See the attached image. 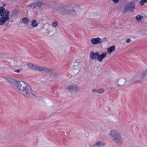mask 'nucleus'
I'll list each match as a JSON object with an SVG mask.
<instances>
[{
  "label": "nucleus",
  "mask_w": 147,
  "mask_h": 147,
  "mask_svg": "<svg viewBox=\"0 0 147 147\" xmlns=\"http://www.w3.org/2000/svg\"><path fill=\"white\" fill-rule=\"evenodd\" d=\"M109 136L111 139L118 145H121L122 138L121 133L118 130L116 129L111 130L109 133Z\"/></svg>",
  "instance_id": "obj_1"
},
{
  "label": "nucleus",
  "mask_w": 147,
  "mask_h": 147,
  "mask_svg": "<svg viewBox=\"0 0 147 147\" xmlns=\"http://www.w3.org/2000/svg\"><path fill=\"white\" fill-rule=\"evenodd\" d=\"M79 87L73 82H70L65 90V94L69 96H71L76 94L79 90Z\"/></svg>",
  "instance_id": "obj_2"
},
{
  "label": "nucleus",
  "mask_w": 147,
  "mask_h": 147,
  "mask_svg": "<svg viewBox=\"0 0 147 147\" xmlns=\"http://www.w3.org/2000/svg\"><path fill=\"white\" fill-rule=\"evenodd\" d=\"M9 11L8 9L5 10L3 7H0V25H3L7 21L9 20Z\"/></svg>",
  "instance_id": "obj_3"
},
{
  "label": "nucleus",
  "mask_w": 147,
  "mask_h": 147,
  "mask_svg": "<svg viewBox=\"0 0 147 147\" xmlns=\"http://www.w3.org/2000/svg\"><path fill=\"white\" fill-rule=\"evenodd\" d=\"M24 97L28 98L36 97V92L32 90L31 87L27 85L21 93Z\"/></svg>",
  "instance_id": "obj_4"
},
{
  "label": "nucleus",
  "mask_w": 147,
  "mask_h": 147,
  "mask_svg": "<svg viewBox=\"0 0 147 147\" xmlns=\"http://www.w3.org/2000/svg\"><path fill=\"white\" fill-rule=\"evenodd\" d=\"M126 82V80L123 78H114L112 79L111 85L114 88L116 86L122 87L125 84Z\"/></svg>",
  "instance_id": "obj_5"
},
{
  "label": "nucleus",
  "mask_w": 147,
  "mask_h": 147,
  "mask_svg": "<svg viewBox=\"0 0 147 147\" xmlns=\"http://www.w3.org/2000/svg\"><path fill=\"white\" fill-rule=\"evenodd\" d=\"M135 6V3L131 1L128 3L125 6L123 10V13H125L128 11L133 12L134 11Z\"/></svg>",
  "instance_id": "obj_6"
},
{
  "label": "nucleus",
  "mask_w": 147,
  "mask_h": 147,
  "mask_svg": "<svg viewBox=\"0 0 147 147\" xmlns=\"http://www.w3.org/2000/svg\"><path fill=\"white\" fill-rule=\"evenodd\" d=\"M27 85V83L23 81H18L16 83V86L21 93Z\"/></svg>",
  "instance_id": "obj_7"
},
{
  "label": "nucleus",
  "mask_w": 147,
  "mask_h": 147,
  "mask_svg": "<svg viewBox=\"0 0 147 147\" xmlns=\"http://www.w3.org/2000/svg\"><path fill=\"white\" fill-rule=\"evenodd\" d=\"M53 69L47 67H43L41 66H37V71L42 74H46L49 73H52Z\"/></svg>",
  "instance_id": "obj_8"
},
{
  "label": "nucleus",
  "mask_w": 147,
  "mask_h": 147,
  "mask_svg": "<svg viewBox=\"0 0 147 147\" xmlns=\"http://www.w3.org/2000/svg\"><path fill=\"white\" fill-rule=\"evenodd\" d=\"M79 60H76V62L73 66V69H72V72L73 74H77L79 71L80 67H81V63L79 62Z\"/></svg>",
  "instance_id": "obj_9"
},
{
  "label": "nucleus",
  "mask_w": 147,
  "mask_h": 147,
  "mask_svg": "<svg viewBox=\"0 0 147 147\" xmlns=\"http://www.w3.org/2000/svg\"><path fill=\"white\" fill-rule=\"evenodd\" d=\"M140 78V75L137 74L133 75L130 79V82L134 84H136L140 83L141 81L139 80Z\"/></svg>",
  "instance_id": "obj_10"
},
{
  "label": "nucleus",
  "mask_w": 147,
  "mask_h": 147,
  "mask_svg": "<svg viewBox=\"0 0 147 147\" xmlns=\"http://www.w3.org/2000/svg\"><path fill=\"white\" fill-rule=\"evenodd\" d=\"M102 42V40L99 37L94 38L92 39L91 41V43L93 45L100 44Z\"/></svg>",
  "instance_id": "obj_11"
},
{
  "label": "nucleus",
  "mask_w": 147,
  "mask_h": 147,
  "mask_svg": "<svg viewBox=\"0 0 147 147\" xmlns=\"http://www.w3.org/2000/svg\"><path fill=\"white\" fill-rule=\"evenodd\" d=\"M99 53L97 51L94 53L93 51H92L90 54V58L92 59H96Z\"/></svg>",
  "instance_id": "obj_12"
},
{
  "label": "nucleus",
  "mask_w": 147,
  "mask_h": 147,
  "mask_svg": "<svg viewBox=\"0 0 147 147\" xmlns=\"http://www.w3.org/2000/svg\"><path fill=\"white\" fill-rule=\"evenodd\" d=\"M6 81L8 83H10L11 85L16 86L17 81L11 78H7L6 79Z\"/></svg>",
  "instance_id": "obj_13"
},
{
  "label": "nucleus",
  "mask_w": 147,
  "mask_h": 147,
  "mask_svg": "<svg viewBox=\"0 0 147 147\" xmlns=\"http://www.w3.org/2000/svg\"><path fill=\"white\" fill-rule=\"evenodd\" d=\"M105 145V143L102 142L98 141L96 142L95 144L93 145V147H101Z\"/></svg>",
  "instance_id": "obj_14"
},
{
  "label": "nucleus",
  "mask_w": 147,
  "mask_h": 147,
  "mask_svg": "<svg viewBox=\"0 0 147 147\" xmlns=\"http://www.w3.org/2000/svg\"><path fill=\"white\" fill-rule=\"evenodd\" d=\"M106 55L107 53H102L100 55H99H99H98L97 57L98 60L100 62L102 61L103 59L105 58L106 56Z\"/></svg>",
  "instance_id": "obj_15"
},
{
  "label": "nucleus",
  "mask_w": 147,
  "mask_h": 147,
  "mask_svg": "<svg viewBox=\"0 0 147 147\" xmlns=\"http://www.w3.org/2000/svg\"><path fill=\"white\" fill-rule=\"evenodd\" d=\"M44 7V3H42L40 1L37 2V9L40 11Z\"/></svg>",
  "instance_id": "obj_16"
},
{
  "label": "nucleus",
  "mask_w": 147,
  "mask_h": 147,
  "mask_svg": "<svg viewBox=\"0 0 147 147\" xmlns=\"http://www.w3.org/2000/svg\"><path fill=\"white\" fill-rule=\"evenodd\" d=\"M66 12L69 14L73 16H75L76 15V11L73 9H68L66 10Z\"/></svg>",
  "instance_id": "obj_17"
},
{
  "label": "nucleus",
  "mask_w": 147,
  "mask_h": 147,
  "mask_svg": "<svg viewBox=\"0 0 147 147\" xmlns=\"http://www.w3.org/2000/svg\"><path fill=\"white\" fill-rule=\"evenodd\" d=\"M115 46H111L107 49L108 53L110 54L111 53L115 51Z\"/></svg>",
  "instance_id": "obj_18"
},
{
  "label": "nucleus",
  "mask_w": 147,
  "mask_h": 147,
  "mask_svg": "<svg viewBox=\"0 0 147 147\" xmlns=\"http://www.w3.org/2000/svg\"><path fill=\"white\" fill-rule=\"evenodd\" d=\"M142 79L146 78L147 79V69L143 71L141 77Z\"/></svg>",
  "instance_id": "obj_19"
},
{
  "label": "nucleus",
  "mask_w": 147,
  "mask_h": 147,
  "mask_svg": "<svg viewBox=\"0 0 147 147\" xmlns=\"http://www.w3.org/2000/svg\"><path fill=\"white\" fill-rule=\"evenodd\" d=\"M90 16L93 17L98 16V13L95 10H92L90 11L89 13Z\"/></svg>",
  "instance_id": "obj_20"
},
{
  "label": "nucleus",
  "mask_w": 147,
  "mask_h": 147,
  "mask_svg": "<svg viewBox=\"0 0 147 147\" xmlns=\"http://www.w3.org/2000/svg\"><path fill=\"white\" fill-rule=\"evenodd\" d=\"M30 26L33 27H36L37 26V21L35 20H32L31 21Z\"/></svg>",
  "instance_id": "obj_21"
},
{
  "label": "nucleus",
  "mask_w": 147,
  "mask_h": 147,
  "mask_svg": "<svg viewBox=\"0 0 147 147\" xmlns=\"http://www.w3.org/2000/svg\"><path fill=\"white\" fill-rule=\"evenodd\" d=\"M44 3V6L46 5L48 7H51L52 5L53 1H49Z\"/></svg>",
  "instance_id": "obj_22"
},
{
  "label": "nucleus",
  "mask_w": 147,
  "mask_h": 147,
  "mask_svg": "<svg viewBox=\"0 0 147 147\" xmlns=\"http://www.w3.org/2000/svg\"><path fill=\"white\" fill-rule=\"evenodd\" d=\"M143 18V17L142 16L140 15H137L136 17V20L138 21H141L142 18Z\"/></svg>",
  "instance_id": "obj_23"
},
{
  "label": "nucleus",
  "mask_w": 147,
  "mask_h": 147,
  "mask_svg": "<svg viewBox=\"0 0 147 147\" xmlns=\"http://www.w3.org/2000/svg\"><path fill=\"white\" fill-rule=\"evenodd\" d=\"M23 62L21 59H18L17 62L15 64L14 66H16V65H20L22 64Z\"/></svg>",
  "instance_id": "obj_24"
},
{
  "label": "nucleus",
  "mask_w": 147,
  "mask_h": 147,
  "mask_svg": "<svg viewBox=\"0 0 147 147\" xmlns=\"http://www.w3.org/2000/svg\"><path fill=\"white\" fill-rule=\"evenodd\" d=\"M22 22L26 24L30 22V20L27 18H23L22 20Z\"/></svg>",
  "instance_id": "obj_25"
},
{
  "label": "nucleus",
  "mask_w": 147,
  "mask_h": 147,
  "mask_svg": "<svg viewBox=\"0 0 147 147\" xmlns=\"http://www.w3.org/2000/svg\"><path fill=\"white\" fill-rule=\"evenodd\" d=\"M49 34L51 36H53L55 34V30L53 28L50 29L49 30Z\"/></svg>",
  "instance_id": "obj_26"
},
{
  "label": "nucleus",
  "mask_w": 147,
  "mask_h": 147,
  "mask_svg": "<svg viewBox=\"0 0 147 147\" xmlns=\"http://www.w3.org/2000/svg\"><path fill=\"white\" fill-rule=\"evenodd\" d=\"M18 15V11L16 10H13L12 12V16L14 17Z\"/></svg>",
  "instance_id": "obj_27"
},
{
  "label": "nucleus",
  "mask_w": 147,
  "mask_h": 147,
  "mask_svg": "<svg viewBox=\"0 0 147 147\" xmlns=\"http://www.w3.org/2000/svg\"><path fill=\"white\" fill-rule=\"evenodd\" d=\"M36 5H37V2H35V3H33L31 5H28V7H32V8L33 7V8H36Z\"/></svg>",
  "instance_id": "obj_28"
},
{
  "label": "nucleus",
  "mask_w": 147,
  "mask_h": 147,
  "mask_svg": "<svg viewBox=\"0 0 147 147\" xmlns=\"http://www.w3.org/2000/svg\"><path fill=\"white\" fill-rule=\"evenodd\" d=\"M43 100V98L42 96L37 97V100L39 101V102H42Z\"/></svg>",
  "instance_id": "obj_29"
},
{
  "label": "nucleus",
  "mask_w": 147,
  "mask_h": 147,
  "mask_svg": "<svg viewBox=\"0 0 147 147\" xmlns=\"http://www.w3.org/2000/svg\"><path fill=\"white\" fill-rule=\"evenodd\" d=\"M104 92V90L102 88L97 89V93L99 94H102Z\"/></svg>",
  "instance_id": "obj_30"
},
{
  "label": "nucleus",
  "mask_w": 147,
  "mask_h": 147,
  "mask_svg": "<svg viewBox=\"0 0 147 147\" xmlns=\"http://www.w3.org/2000/svg\"><path fill=\"white\" fill-rule=\"evenodd\" d=\"M145 3H147V0H141L140 2V5H143Z\"/></svg>",
  "instance_id": "obj_31"
},
{
  "label": "nucleus",
  "mask_w": 147,
  "mask_h": 147,
  "mask_svg": "<svg viewBox=\"0 0 147 147\" xmlns=\"http://www.w3.org/2000/svg\"><path fill=\"white\" fill-rule=\"evenodd\" d=\"M57 21H55L52 23V25L53 27H55L57 26Z\"/></svg>",
  "instance_id": "obj_32"
},
{
  "label": "nucleus",
  "mask_w": 147,
  "mask_h": 147,
  "mask_svg": "<svg viewBox=\"0 0 147 147\" xmlns=\"http://www.w3.org/2000/svg\"><path fill=\"white\" fill-rule=\"evenodd\" d=\"M50 26L48 24L45 25L44 26V28L46 30H48Z\"/></svg>",
  "instance_id": "obj_33"
},
{
  "label": "nucleus",
  "mask_w": 147,
  "mask_h": 147,
  "mask_svg": "<svg viewBox=\"0 0 147 147\" xmlns=\"http://www.w3.org/2000/svg\"><path fill=\"white\" fill-rule=\"evenodd\" d=\"M22 69H20L19 70H14L13 71V73L14 74H16V73H18L20 72L21 71H22Z\"/></svg>",
  "instance_id": "obj_34"
},
{
  "label": "nucleus",
  "mask_w": 147,
  "mask_h": 147,
  "mask_svg": "<svg viewBox=\"0 0 147 147\" xmlns=\"http://www.w3.org/2000/svg\"><path fill=\"white\" fill-rule=\"evenodd\" d=\"M58 8H59L58 11H59L60 12H62L64 10V8L61 7H58Z\"/></svg>",
  "instance_id": "obj_35"
},
{
  "label": "nucleus",
  "mask_w": 147,
  "mask_h": 147,
  "mask_svg": "<svg viewBox=\"0 0 147 147\" xmlns=\"http://www.w3.org/2000/svg\"><path fill=\"white\" fill-rule=\"evenodd\" d=\"M129 146L130 147H137L134 143H132V142L129 143Z\"/></svg>",
  "instance_id": "obj_36"
},
{
  "label": "nucleus",
  "mask_w": 147,
  "mask_h": 147,
  "mask_svg": "<svg viewBox=\"0 0 147 147\" xmlns=\"http://www.w3.org/2000/svg\"><path fill=\"white\" fill-rule=\"evenodd\" d=\"M27 65H28V67L30 69H31V68L34 66V65H33L32 64L30 63H28L27 64Z\"/></svg>",
  "instance_id": "obj_37"
},
{
  "label": "nucleus",
  "mask_w": 147,
  "mask_h": 147,
  "mask_svg": "<svg viewBox=\"0 0 147 147\" xmlns=\"http://www.w3.org/2000/svg\"><path fill=\"white\" fill-rule=\"evenodd\" d=\"M59 8H58V7H55L53 8V11L55 12L56 11H58Z\"/></svg>",
  "instance_id": "obj_38"
},
{
  "label": "nucleus",
  "mask_w": 147,
  "mask_h": 147,
  "mask_svg": "<svg viewBox=\"0 0 147 147\" xmlns=\"http://www.w3.org/2000/svg\"><path fill=\"white\" fill-rule=\"evenodd\" d=\"M119 0H112L114 3L115 4H117L119 2Z\"/></svg>",
  "instance_id": "obj_39"
},
{
  "label": "nucleus",
  "mask_w": 147,
  "mask_h": 147,
  "mask_svg": "<svg viewBox=\"0 0 147 147\" xmlns=\"http://www.w3.org/2000/svg\"><path fill=\"white\" fill-rule=\"evenodd\" d=\"M37 68V67L36 66H35L34 65V66L32 67L31 69H33L34 70H36Z\"/></svg>",
  "instance_id": "obj_40"
},
{
  "label": "nucleus",
  "mask_w": 147,
  "mask_h": 147,
  "mask_svg": "<svg viewBox=\"0 0 147 147\" xmlns=\"http://www.w3.org/2000/svg\"><path fill=\"white\" fill-rule=\"evenodd\" d=\"M97 89H93L92 90V94H93L94 92H95L97 93Z\"/></svg>",
  "instance_id": "obj_41"
},
{
  "label": "nucleus",
  "mask_w": 147,
  "mask_h": 147,
  "mask_svg": "<svg viewBox=\"0 0 147 147\" xmlns=\"http://www.w3.org/2000/svg\"><path fill=\"white\" fill-rule=\"evenodd\" d=\"M130 41L131 39L130 38H128L126 40V42L127 43H128L130 42Z\"/></svg>",
  "instance_id": "obj_42"
},
{
  "label": "nucleus",
  "mask_w": 147,
  "mask_h": 147,
  "mask_svg": "<svg viewBox=\"0 0 147 147\" xmlns=\"http://www.w3.org/2000/svg\"><path fill=\"white\" fill-rule=\"evenodd\" d=\"M4 58L3 56L1 54H0V59H1Z\"/></svg>",
  "instance_id": "obj_43"
},
{
  "label": "nucleus",
  "mask_w": 147,
  "mask_h": 147,
  "mask_svg": "<svg viewBox=\"0 0 147 147\" xmlns=\"http://www.w3.org/2000/svg\"><path fill=\"white\" fill-rule=\"evenodd\" d=\"M104 39H105V40L106 39V38H104Z\"/></svg>",
  "instance_id": "obj_44"
},
{
  "label": "nucleus",
  "mask_w": 147,
  "mask_h": 147,
  "mask_svg": "<svg viewBox=\"0 0 147 147\" xmlns=\"http://www.w3.org/2000/svg\"><path fill=\"white\" fill-rule=\"evenodd\" d=\"M3 5V6H5V5Z\"/></svg>",
  "instance_id": "obj_45"
},
{
  "label": "nucleus",
  "mask_w": 147,
  "mask_h": 147,
  "mask_svg": "<svg viewBox=\"0 0 147 147\" xmlns=\"http://www.w3.org/2000/svg\"><path fill=\"white\" fill-rule=\"evenodd\" d=\"M1 138H0V141H1Z\"/></svg>",
  "instance_id": "obj_46"
}]
</instances>
